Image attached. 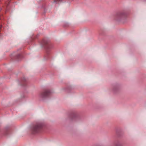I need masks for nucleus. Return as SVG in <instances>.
Wrapping results in <instances>:
<instances>
[{
  "label": "nucleus",
  "instance_id": "obj_1",
  "mask_svg": "<svg viewBox=\"0 0 146 146\" xmlns=\"http://www.w3.org/2000/svg\"><path fill=\"white\" fill-rule=\"evenodd\" d=\"M44 127L43 123L41 122H38L34 124L31 127V130L34 133L40 132L42 130Z\"/></svg>",
  "mask_w": 146,
  "mask_h": 146
},
{
  "label": "nucleus",
  "instance_id": "obj_2",
  "mask_svg": "<svg viewBox=\"0 0 146 146\" xmlns=\"http://www.w3.org/2000/svg\"><path fill=\"white\" fill-rule=\"evenodd\" d=\"M125 15V13L124 11L118 12L115 15L114 19L116 21H120L123 19Z\"/></svg>",
  "mask_w": 146,
  "mask_h": 146
},
{
  "label": "nucleus",
  "instance_id": "obj_3",
  "mask_svg": "<svg viewBox=\"0 0 146 146\" xmlns=\"http://www.w3.org/2000/svg\"><path fill=\"white\" fill-rule=\"evenodd\" d=\"M51 92L48 89H45L41 92L40 94V97L42 98H45L47 97L50 94Z\"/></svg>",
  "mask_w": 146,
  "mask_h": 146
},
{
  "label": "nucleus",
  "instance_id": "obj_4",
  "mask_svg": "<svg viewBox=\"0 0 146 146\" xmlns=\"http://www.w3.org/2000/svg\"><path fill=\"white\" fill-rule=\"evenodd\" d=\"M42 44L43 45H44L47 44V42L45 40H43L42 42Z\"/></svg>",
  "mask_w": 146,
  "mask_h": 146
},
{
  "label": "nucleus",
  "instance_id": "obj_5",
  "mask_svg": "<svg viewBox=\"0 0 146 146\" xmlns=\"http://www.w3.org/2000/svg\"><path fill=\"white\" fill-rule=\"evenodd\" d=\"M114 146H122L121 144L119 143H117L115 144Z\"/></svg>",
  "mask_w": 146,
  "mask_h": 146
},
{
  "label": "nucleus",
  "instance_id": "obj_6",
  "mask_svg": "<svg viewBox=\"0 0 146 146\" xmlns=\"http://www.w3.org/2000/svg\"><path fill=\"white\" fill-rule=\"evenodd\" d=\"M61 0H54V2H59L60 1H61Z\"/></svg>",
  "mask_w": 146,
  "mask_h": 146
},
{
  "label": "nucleus",
  "instance_id": "obj_7",
  "mask_svg": "<svg viewBox=\"0 0 146 146\" xmlns=\"http://www.w3.org/2000/svg\"><path fill=\"white\" fill-rule=\"evenodd\" d=\"M49 46L50 45H49V44H48V46L47 47L48 48L49 47Z\"/></svg>",
  "mask_w": 146,
  "mask_h": 146
},
{
  "label": "nucleus",
  "instance_id": "obj_8",
  "mask_svg": "<svg viewBox=\"0 0 146 146\" xmlns=\"http://www.w3.org/2000/svg\"><path fill=\"white\" fill-rule=\"evenodd\" d=\"M1 28V26H0V29Z\"/></svg>",
  "mask_w": 146,
  "mask_h": 146
}]
</instances>
